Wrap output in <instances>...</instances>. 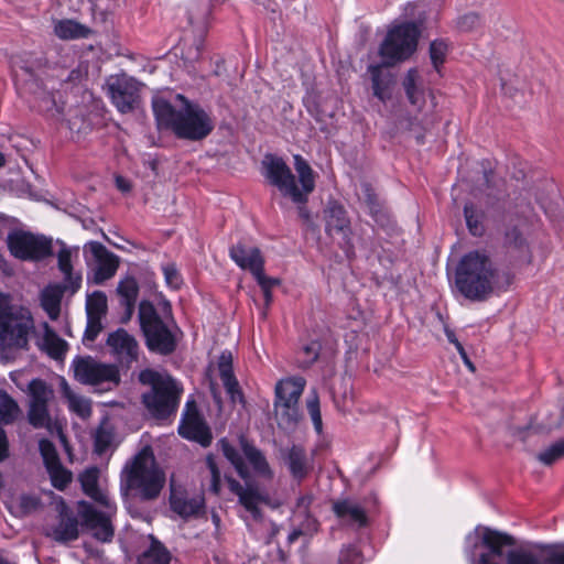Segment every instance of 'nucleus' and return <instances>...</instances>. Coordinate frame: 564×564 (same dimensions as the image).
<instances>
[{
    "label": "nucleus",
    "mask_w": 564,
    "mask_h": 564,
    "mask_svg": "<svg viewBox=\"0 0 564 564\" xmlns=\"http://www.w3.org/2000/svg\"><path fill=\"white\" fill-rule=\"evenodd\" d=\"M117 293L120 296V304L124 307L127 318L129 319L134 312L139 295V284L135 278L126 276L120 280L117 286Z\"/></svg>",
    "instance_id": "2f4dec72"
},
{
    "label": "nucleus",
    "mask_w": 564,
    "mask_h": 564,
    "mask_svg": "<svg viewBox=\"0 0 564 564\" xmlns=\"http://www.w3.org/2000/svg\"><path fill=\"white\" fill-rule=\"evenodd\" d=\"M99 471L96 467L87 468L79 475L84 492L105 508L112 510V501L106 492L98 487Z\"/></svg>",
    "instance_id": "cd10ccee"
},
{
    "label": "nucleus",
    "mask_w": 564,
    "mask_h": 564,
    "mask_svg": "<svg viewBox=\"0 0 564 564\" xmlns=\"http://www.w3.org/2000/svg\"><path fill=\"white\" fill-rule=\"evenodd\" d=\"M34 102L36 109L47 118L56 121L64 120V101L61 93L41 89L35 93Z\"/></svg>",
    "instance_id": "b1692460"
},
{
    "label": "nucleus",
    "mask_w": 564,
    "mask_h": 564,
    "mask_svg": "<svg viewBox=\"0 0 564 564\" xmlns=\"http://www.w3.org/2000/svg\"><path fill=\"white\" fill-rule=\"evenodd\" d=\"M307 412L312 419L313 425L317 434L323 432V421L319 408V398L315 390H313L306 401Z\"/></svg>",
    "instance_id": "09e8293b"
},
{
    "label": "nucleus",
    "mask_w": 564,
    "mask_h": 564,
    "mask_svg": "<svg viewBox=\"0 0 564 564\" xmlns=\"http://www.w3.org/2000/svg\"><path fill=\"white\" fill-rule=\"evenodd\" d=\"M339 564H362V555L355 546H347L340 551Z\"/></svg>",
    "instance_id": "13d9d810"
},
{
    "label": "nucleus",
    "mask_w": 564,
    "mask_h": 564,
    "mask_svg": "<svg viewBox=\"0 0 564 564\" xmlns=\"http://www.w3.org/2000/svg\"><path fill=\"white\" fill-rule=\"evenodd\" d=\"M171 554L159 541L152 540L150 547L139 558V564H170Z\"/></svg>",
    "instance_id": "79ce46f5"
},
{
    "label": "nucleus",
    "mask_w": 564,
    "mask_h": 564,
    "mask_svg": "<svg viewBox=\"0 0 564 564\" xmlns=\"http://www.w3.org/2000/svg\"><path fill=\"white\" fill-rule=\"evenodd\" d=\"M107 95L120 113L134 111L140 104V85L127 74L110 76L106 82Z\"/></svg>",
    "instance_id": "f8f14e48"
},
{
    "label": "nucleus",
    "mask_w": 564,
    "mask_h": 564,
    "mask_svg": "<svg viewBox=\"0 0 564 564\" xmlns=\"http://www.w3.org/2000/svg\"><path fill=\"white\" fill-rule=\"evenodd\" d=\"M252 275L257 280L262 291L272 290L280 284L279 279L267 276L264 274V267H261L260 271H256Z\"/></svg>",
    "instance_id": "bf43d9fd"
},
{
    "label": "nucleus",
    "mask_w": 564,
    "mask_h": 564,
    "mask_svg": "<svg viewBox=\"0 0 564 564\" xmlns=\"http://www.w3.org/2000/svg\"><path fill=\"white\" fill-rule=\"evenodd\" d=\"M85 250L89 251L97 261L94 271V282L96 284H101L116 274L119 267V258L108 251L102 243L89 241L85 245Z\"/></svg>",
    "instance_id": "f3484780"
},
{
    "label": "nucleus",
    "mask_w": 564,
    "mask_h": 564,
    "mask_svg": "<svg viewBox=\"0 0 564 564\" xmlns=\"http://www.w3.org/2000/svg\"><path fill=\"white\" fill-rule=\"evenodd\" d=\"M564 456V440H561L538 455V459L544 465H552Z\"/></svg>",
    "instance_id": "603ef678"
},
{
    "label": "nucleus",
    "mask_w": 564,
    "mask_h": 564,
    "mask_svg": "<svg viewBox=\"0 0 564 564\" xmlns=\"http://www.w3.org/2000/svg\"><path fill=\"white\" fill-rule=\"evenodd\" d=\"M107 313V296L101 291H95L86 301L87 316L105 317Z\"/></svg>",
    "instance_id": "de8ad7c7"
},
{
    "label": "nucleus",
    "mask_w": 564,
    "mask_h": 564,
    "mask_svg": "<svg viewBox=\"0 0 564 564\" xmlns=\"http://www.w3.org/2000/svg\"><path fill=\"white\" fill-rule=\"evenodd\" d=\"M445 335H446V337H447L448 341H449L451 344H453L454 346H456V345H457V343H460V341L456 338V335H455V333H454L452 329H447V328H446V329H445Z\"/></svg>",
    "instance_id": "774afa93"
},
{
    "label": "nucleus",
    "mask_w": 564,
    "mask_h": 564,
    "mask_svg": "<svg viewBox=\"0 0 564 564\" xmlns=\"http://www.w3.org/2000/svg\"><path fill=\"white\" fill-rule=\"evenodd\" d=\"M361 194L362 200L366 204L370 216L376 223L383 225L388 216L370 183H361Z\"/></svg>",
    "instance_id": "72a5a7b5"
},
{
    "label": "nucleus",
    "mask_w": 564,
    "mask_h": 564,
    "mask_svg": "<svg viewBox=\"0 0 564 564\" xmlns=\"http://www.w3.org/2000/svg\"><path fill=\"white\" fill-rule=\"evenodd\" d=\"M90 29L74 20H59L54 25V33L61 40L86 39L90 34Z\"/></svg>",
    "instance_id": "f704fd0d"
},
{
    "label": "nucleus",
    "mask_w": 564,
    "mask_h": 564,
    "mask_svg": "<svg viewBox=\"0 0 564 564\" xmlns=\"http://www.w3.org/2000/svg\"><path fill=\"white\" fill-rule=\"evenodd\" d=\"M505 239L508 246L518 249L522 248L525 242L522 232L517 227H512L511 229L507 230Z\"/></svg>",
    "instance_id": "052dcab7"
},
{
    "label": "nucleus",
    "mask_w": 564,
    "mask_h": 564,
    "mask_svg": "<svg viewBox=\"0 0 564 564\" xmlns=\"http://www.w3.org/2000/svg\"><path fill=\"white\" fill-rule=\"evenodd\" d=\"M42 329L43 334L36 344L39 349L53 359H62L68 349V344L46 322L42 324Z\"/></svg>",
    "instance_id": "bb28decb"
},
{
    "label": "nucleus",
    "mask_w": 564,
    "mask_h": 564,
    "mask_svg": "<svg viewBox=\"0 0 564 564\" xmlns=\"http://www.w3.org/2000/svg\"><path fill=\"white\" fill-rule=\"evenodd\" d=\"M218 368L221 382L227 393L230 395L231 400L234 402L237 400L242 401L243 395L239 388V383L234 375L230 356H226L225 354H223L219 360Z\"/></svg>",
    "instance_id": "473e14b6"
},
{
    "label": "nucleus",
    "mask_w": 564,
    "mask_h": 564,
    "mask_svg": "<svg viewBox=\"0 0 564 564\" xmlns=\"http://www.w3.org/2000/svg\"><path fill=\"white\" fill-rule=\"evenodd\" d=\"M205 464L208 475L204 477L203 487L207 488L209 492L218 495L221 489V476L213 454L206 456Z\"/></svg>",
    "instance_id": "a18cd8bd"
},
{
    "label": "nucleus",
    "mask_w": 564,
    "mask_h": 564,
    "mask_svg": "<svg viewBox=\"0 0 564 564\" xmlns=\"http://www.w3.org/2000/svg\"><path fill=\"white\" fill-rule=\"evenodd\" d=\"M21 414L17 401L3 390H0V424H12Z\"/></svg>",
    "instance_id": "37998d69"
},
{
    "label": "nucleus",
    "mask_w": 564,
    "mask_h": 564,
    "mask_svg": "<svg viewBox=\"0 0 564 564\" xmlns=\"http://www.w3.org/2000/svg\"><path fill=\"white\" fill-rule=\"evenodd\" d=\"M306 381L303 377L280 380L275 386L274 413L280 424L292 427L300 420L299 401Z\"/></svg>",
    "instance_id": "9d476101"
},
{
    "label": "nucleus",
    "mask_w": 564,
    "mask_h": 564,
    "mask_svg": "<svg viewBox=\"0 0 564 564\" xmlns=\"http://www.w3.org/2000/svg\"><path fill=\"white\" fill-rule=\"evenodd\" d=\"M65 394L67 398L68 408L73 413L77 414L83 420H86L91 415V403L87 398L70 391H66Z\"/></svg>",
    "instance_id": "49530a36"
},
{
    "label": "nucleus",
    "mask_w": 564,
    "mask_h": 564,
    "mask_svg": "<svg viewBox=\"0 0 564 564\" xmlns=\"http://www.w3.org/2000/svg\"><path fill=\"white\" fill-rule=\"evenodd\" d=\"M455 285L466 299L481 302L494 293L506 291L510 279L486 250H473L459 260L455 271Z\"/></svg>",
    "instance_id": "f257e3e1"
},
{
    "label": "nucleus",
    "mask_w": 564,
    "mask_h": 564,
    "mask_svg": "<svg viewBox=\"0 0 564 564\" xmlns=\"http://www.w3.org/2000/svg\"><path fill=\"white\" fill-rule=\"evenodd\" d=\"M65 293L70 294V289L64 282L48 284L41 292V306L53 321L59 317L61 302Z\"/></svg>",
    "instance_id": "393cba45"
},
{
    "label": "nucleus",
    "mask_w": 564,
    "mask_h": 564,
    "mask_svg": "<svg viewBox=\"0 0 564 564\" xmlns=\"http://www.w3.org/2000/svg\"><path fill=\"white\" fill-rule=\"evenodd\" d=\"M41 506V499L33 494H21L14 497L10 505L11 512L17 517H25L35 512Z\"/></svg>",
    "instance_id": "4c0bfd02"
},
{
    "label": "nucleus",
    "mask_w": 564,
    "mask_h": 564,
    "mask_svg": "<svg viewBox=\"0 0 564 564\" xmlns=\"http://www.w3.org/2000/svg\"><path fill=\"white\" fill-rule=\"evenodd\" d=\"M334 513L349 523L364 527L367 523V516L365 509L357 502L343 499L333 503Z\"/></svg>",
    "instance_id": "c85d7f7f"
},
{
    "label": "nucleus",
    "mask_w": 564,
    "mask_h": 564,
    "mask_svg": "<svg viewBox=\"0 0 564 564\" xmlns=\"http://www.w3.org/2000/svg\"><path fill=\"white\" fill-rule=\"evenodd\" d=\"M204 47V40L202 36L193 39H184L180 43L181 58L185 65H193L199 61Z\"/></svg>",
    "instance_id": "ea45409f"
},
{
    "label": "nucleus",
    "mask_w": 564,
    "mask_h": 564,
    "mask_svg": "<svg viewBox=\"0 0 564 564\" xmlns=\"http://www.w3.org/2000/svg\"><path fill=\"white\" fill-rule=\"evenodd\" d=\"M6 243L10 254L28 262H40L53 254V239L22 229L8 234Z\"/></svg>",
    "instance_id": "1a4fd4ad"
},
{
    "label": "nucleus",
    "mask_w": 564,
    "mask_h": 564,
    "mask_svg": "<svg viewBox=\"0 0 564 564\" xmlns=\"http://www.w3.org/2000/svg\"><path fill=\"white\" fill-rule=\"evenodd\" d=\"M464 217L468 231L474 237H481L485 234V212L478 208L474 203H467L464 206Z\"/></svg>",
    "instance_id": "c9c22d12"
},
{
    "label": "nucleus",
    "mask_w": 564,
    "mask_h": 564,
    "mask_svg": "<svg viewBox=\"0 0 564 564\" xmlns=\"http://www.w3.org/2000/svg\"><path fill=\"white\" fill-rule=\"evenodd\" d=\"M312 498L308 496H302L297 499V508L306 511L311 505Z\"/></svg>",
    "instance_id": "69168bd1"
},
{
    "label": "nucleus",
    "mask_w": 564,
    "mask_h": 564,
    "mask_svg": "<svg viewBox=\"0 0 564 564\" xmlns=\"http://www.w3.org/2000/svg\"><path fill=\"white\" fill-rule=\"evenodd\" d=\"M106 509V512H100L90 503L80 502L79 505V517L83 525L91 531L95 539L104 543L110 542L115 534L110 517L116 512V506L112 502V510Z\"/></svg>",
    "instance_id": "2eb2a0df"
},
{
    "label": "nucleus",
    "mask_w": 564,
    "mask_h": 564,
    "mask_svg": "<svg viewBox=\"0 0 564 564\" xmlns=\"http://www.w3.org/2000/svg\"><path fill=\"white\" fill-rule=\"evenodd\" d=\"M243 480L242 485L234 478H227L229 490L238 497L239 503L251 518L260 521L262 519L260 505L267 503L269 496L256 481L250 480V477Z\"/></svg>",
    "instance_id": "4468645a"
},
{
    "label": "nucleus",
    "mask_w": 564,
    "mask_h": 564,
    "mask_svg": "<svg viewBox=\"0 0 564 564\" xmlns=\"http://www.w3.org/2000/svg\"><path fill=\"white\" fill-rule=\"evenodd\" d=\"M8 457V440L6 432L0 427V462Z\"/></svg>",
    "instance_id": "e2e57ef3"
},
{
    "label": "nucleus",
    "mask_w": 564,
    "mask_h": 564,
    "mask_svg": "<svg viewBox=\"0 0 564 564\" xmlns=\"http://www.w3.org/2000/svg\"><path fill=\"white\" fill-rule=\"evenodd\" d=\"M480 22L479 15L476 13H467L458 19V28L462 31H470Z\"/></svg>",
    "instance_id": "680f3d73"
},
{
    "label": "nucleus",
    "mask_w": 564,
    "mask_h": 564,
    "mask_svg": "<svg viewBox=\"0 0 564 564\" xmlns=\"http://www.w3.org/2000/svg\"><path fill=\"white\" fill-rule=\"evenodd\" d=\"M113 440L115 429L107 419H104L94 434L95 452L102 455L110 448Z\"/></svg>",
    "instance_id": "58836bf2"
},
{
    "label": "nucleus",
    "mask_w": 564,
    "mask_h": 564,
    "mask_svg": "<svg viewBox=\"0 0 564 564\" xmlns=\"http://www.w3.org/2000/svg\"><path fill=\"white\" fill-rule=\"evenodd\" d=\"M61 249L57 252V268L63 274V282L70 289V295L82 286V275L73 270L72 259L77 257L78 248H70L65 242L58 241Z\"/></svg>",
    "instance_id": "412c9836"
},
{
    "label": "nucleus",
    "mask_w": 564,
    "mask_h": 564,
    "mask_svg": "<svg viewBox=\"0 0 564 564\" xmlns=\"http://www.w3.org/2000/svg\"><path fill=\"white\" fill-rule=\"evenodd\" d=\"M139 321L149 350L166 356L176 349L175 335L169 324L159 316L151 302L140 303Z\"/></svg>",
    "instance_id": "6e6552de"
},
{
    "label": "nucleus",
    "mask_w": 564,
    "mask_h": 564,
    "mask_svg": "<svg viewBox=\"0 0 564 564\" xmlns=\"http://www.w3.org/2000/svg\"><path fill=\"white\" fill-rule=\"evenodd\" d=\"M420 35L421 30L414 22L392 26L379 47L383 65L391 67L406 61L416 51Z\"/></svg>",
    "instance_id": "0eeeda50"
},
{
    "label": "nucleus",
    "mask_w": 564,
    "mask_h": 564,
    "mask_svg": "<svg viewBox=\"0 0 564 564\" xmlns=\"http://www.w3.org/2000/svg\"><path fill=\"white\" fill-rule=\"evenodd\" d=\"M281 457L292 478L297 481L305 479L314 468L313 458L307 456L302 445L293 444L291 447L282 449Z\"/></svg>",
    "instance_id": "aec40b11"
},
{
    "label": "nucleus",
    "mask_w": 564,
    "mask_h": 564,
    "mask_svg": "<svg viewBox=\"0 0 564 564\" xmlns=\"http://www.w3.org/2000/svg\"><path fill=\"white\" fill-rule=\"evenodd\" d=\"M325 216V229L327 235L334 236L339 235L345 240V243L351 248L350 243V220L347 216V212L343 205L338 202H329L324 210Z\"/></svg>",
    "instance_id": "6ab92c4d"
},
{
    "label": "nucleus",
    "mask_w": 564,
    "mask_h": 564,
    "mask_svg": "<svg viewBox=\"0 0 564 564\" xmlns=\"http://www.w3.org/2000/svg\"><path fill=\"white\" fill-rule=\"evenodd\" d=\"M409 102L421 110L425 104L424 90L420 82V74L416 68H410L402 82Z\"/></svg>",
    "instance_id": "7c9ffc66"
},
{
    "label": "nucleus",
    "mask_w": 564,
    "mask_h": 564,
    "mask_svg": "<svg viewBox=\"0 0 564 564\" xmlns=\"http://www.w3.org/2000/svg\"><path fill=\"white\" fill-rule=\"evenodd\" d=\"M170 506L180 517L189 518L199 514L204 508V498L199 495L188 497L185 491L171 485Z\"/></svg>",
    "instance_id": "5701e85b"
},
{
    "label": "nucleus",
    "mask_w": 564,
    "mask_h": 564,
    "mask_svg": "<svg viewBox=\"0 0 564 564\" xmlns=\"http://www.w3.org/2000/svg\"><path fill=\"white\" fill-rule=\"evenodd\" d=\"M47 471L50 474L52 485L58 490H63L72 481V474L66 470L61 463L47 467Z\"/></svg>",
    "instance_id": "8fccbe9b"
},
{
    "label": "nucleus",
    "mask_w": 564,
    "mask_h": 564,
    "mask_svg": "<svg viewBox=\"0 0 564 564\" xmlns=\"http://www.w3.org/2000/svg\"><path fill=\"white\" fill-rule=\"evenodd\" d=\"M74 377L77 381L89 386L104 383L118 386L120 382L119 371L113 365H106L91 357H78L73 361Z\"/></svg>",
    "instance_id": "ddd939ff"
},
{
    "label": "nucleus",
    "mask_w": 564,
    "mask_h": 564,
    "mask_svg": "<svg viewBox=\"0 0 564 564\" xmlns=\"http://www.w3.org/2000/svg\"><path fill=\"white\" fill-rule=\"evenodd\" d=\"M240 448L251 465L253 471L267 479L272 480L274 477V473L269 465V462L264 454L253 445V443L249 442L245 436L240 437Z\"/></svg>",
    "instance_id": "a878e982"
},
{
    "label": "nucleus",
    "mask_w": 564,
    "mask_h": 564,
    "mask_svg": "<svg viewBox=\"0 0 564 564\" xmlns=\"http://www.w3.org/2000/svg\"><path fill=\"white\" fill-rule=\"evenodd\" d=\"M34 328L30 310L14 304L10 294L0 292V358L9 360L13 352L28 350Z\"/></svg>",
    "instance_id": "39448f33"
},
{
    "label": "nucleus",
    "mask_w": 564,
    "mask_h": 564,
    "mask_svg": "<svg viewBox=\"0 0 564 564\" xmlns=\"http://www.w3.org/2000/svg\"><path fill=\"white\" fill-rule=\"evenodd\" d=\"M263 175L269 183L275 186L284 197L297 205L299 217L306 224L311 223V213L306 207L308 195L315 188L314 172L310 164L300 154L294 155V167L299 175L301 187L297 186L295 175L282 158L268 154L262 161Z\"/></svg>",
    "instance_id": "f03ea898"
},
{
    "label": "nucleus",
    "mask_w": 564,
    "mask_h": 564,
    "mask_svg": "<svg viewBox=\"0 0 564 564\" xmlns=\"http://www.w3.org/2000/svg\"><path fill=\"white\" fill-rule=\"evenodd\" d=\"M552 564H564V552L554 554L551 558ZM507 564H543L538 555L530 551L518 550L510 551L507 554Z\"/></svg>",
    "instance_id": "a19ab883"
},
{
    "label": "nucleus",
    "mask_w": 564,
    "mask_h": 564,
    "mask_svg": "<svg viewBox=\"0 0 564 564\" xmlns=\"http://www.w3.org/2000/svg\"><path fill=\"white\" fill-rule=\"evenodd\" d=\"M447 45L443 41L435 40L430 45V57L435 69L444 63Z\"/></svg>",
    "instance_id": "5fc2aeb1"
},
{
    "label": "nucleus",
    "mask_w": 564,
    "mask_h": 564,
    "mask_svg": "<svg viewBox=\"0 0 564 564\" xmlns=\"http://www.w3.org/2000/svg\"><path fill=\"white\" fill-rule=\"evenodd\" d=\"M29 410L28 421L34 429L52 426L48 404L54 400V390L42 379H33L28 386Z\"/></svg>",
    "instance_id": "9b49d317"
},
{
    "label": "nucleus",
    "mask_w": 564,
    "mask_h": 564,
    "mask_svg": "<svg viewBox=\"0 0 564 564\" xmlns=\"http://www.w3.org/2000/svg\"><path fill=\"white\" fill-rule=\"evenodd\" d=\"M220 446L224 456L231 463L237 474L242 479L249 478L250 471L238 449L226 440L220 441Z\"/></svg>",
    "instance_id": "c03bdc74"
},
{
    "label": "nucleus",
    "mask_w": 564,
    "mask_h": 564,
    "mask_svg": "<svg viewBox=\"0 0 564 564\" xmlns=\"http://www.w3.org/2000/svg\"><path fill=\"white\" fill-rule=\"evenodd\" d=\"M264 296V310L262 312L263 317L267 316V310L272 303V290L262 291Z\"/></svg>",
    "instance_id": "338daca9"
},
{
    "label": "nucleus",
    "mask_w": 564,
    "mask_h": 564,
    "mask_svg": "<svg viewBox=\"0 0 564 564\" xmlns=\"http://www.w3.org/2000/svg\"><path fill=\"white\" fill-rule=\"evenodd\" d=\"M165 474L156 464L151 447H143L121 474V489L131 491L141 501H153L159 498L165 485Z\"/></svg>",
    "instance_id": "20e7f679"
},
{
    "label": "nucleus",
    "mask_w": 564,
    "mask_h": 564,
    "mask_svg": "<svg viewBox=\"0 0 564 564\" xmlns=\"http://www.w3.org/2000/svg\"><path fill=\"white\" fill-rule=\"evenodd\" d=\"M162 271L164 274L165 282L170 288H172L174 290H177L181 288V285L183 284V279H182V275L178 272L175 263L164 264L162 267Z\"/></svg>",
    "instance_id": "6e6d98bb"
},
{
    "label": "nucleus",
    "mask_w": 564,
    "mask_h": 564,
    "mask_svg": "<svg viewBox=\"0 0 564 564\" xmlns=\"http://www.w3.org/2000/svg\"><path fill=\"white\" fill-rule=\"evenodd\" d=\"M321 351V344L316 340L311 341L304 346L300 352L299 364L302 368L311 367L318 358Z\"/></svg>",
    "instance_id": "3c124183"
},
{
    "label": "nucleus",
    "mask_w": 564,
    "mask_h": 564,
    "mask_svg": "<svg viewBox=\"0 0 564 564\" xmlns=\"http://www.w3.org/2000/svg\"><path fill=\"white\" fill-rule=\"evenodd\" d=\"M177 97L184 101L180 110L164 99L153 101V112L159 126L171 129L178 139L200 141L207 138L215 128L212 116L182 95Z\"/></svg>",
    "instance_id": "7ed1b4c3"
},
{
    "label": "nucleus",
    "mask_w": 564,
    "mask_h": 564,
    "mask_svg": "<svg viewBox=\"0 0 564 564\" xmlns=\"http://www.w3.org/2000/svg\"><path fill=\"white\" fill-rule=\"evenodd\" d=\"M78 521L74 517H62L57 525L52 531V536L56 542L67 543L78 538Z\"/></svg>",
    "instance_id": "e433bc0d"
},
{
    "label": "nucleus",
    "mask_w": 564,
    "mask_h": 564,
    "mask_svg": "<svg viewBox=\"0 0 564 564\" xmlns=\"http://www.w3.org/2000/svg\"><path fill=\"white\" fill-rule=\"evenodd\" d=\"M104 317L87 316V325L84 333V341H94L102 330Z\"/></svg>",
    "instance_id": "4d7b16f0"
},
{
    "label": "nucleus",
    "mask_w": 564,
    "mask_h": 564,
    "mask_svg": "<svg viewBox=\"0 0 564 564\" xmlns=\"http://www.w3.org/2000/svg\"><path fill=\"white\" fill-rule=\"evenodd\" d=\"M231 260L242 270H248L252 274L264 267V259L257 247L248 248L245 242L239 241L229 249Z\"/></svg>",
    "instance_id": "4be33fe9"
},
{
    "label": "nucleus",
    "mask_w": 564,
    "mask_h": 564,
    "mask_svg": "<svg viewBox=\"0 0 564 564\" xmlns=\"http://www.w3.org/2000/svg\"><path fill=\"white\" fill-rule=\"evenodd\" d=\"M106 344L120 364L130 366L133 361H137L139 355L138 341L126 329L118 328L110 333Z\"/></svg>",
    "instance_id": "a211bd4d"
},
{
    "label": "nucleus",
    "mask_w": 564,
    "mask_h": 564,
    "mask_svg": "<svg viewBox=\"0 0 564 564\" xmlns=\"http://www.w3.org/2000/svg\"><path fill=\"white\" fill-rule=\"evenodd\" d=\"M383 67H387L383 65V62L377 65H369L368 73L371 76L373 96L386 102L391 98L392 78L390 74H383Z\"/></svg>",
    "instance_id": "c756f323"
},
{
    "label": "nucleus",
    "mask_w": 564,
    "mask_h": 564,
    "mask_svg": "<svg viewBox=\"0 0 564 564\" xmlns=\"http://www.w3.org/2000/svg\"><path fill=\"white\" fill-rule=\"evenodd\" d=\"M116 185L121 192H129L131 189L129 182L122 176L116 177Z\"/></svg>",
    "instance_id": "0e129e2a"
},
{
    "label": "nucleus",
    "mask_w": 564,
    "mask_h": 564,
    "mask_svg": "<svg viewBox=\"0 0 564 564\" xmlns=\"http://www.w3.org/2000/svg\"><path fill=\"white\" fill-rule=\"evenodd\" d=\"M140 381L151 387L143 393L142 402L149 413L159 420L167 419L177 411L183 387L167 373L154 370H144L140 373Z\"/></svg>",
    "instance_id": "423d86ee"
},
{
    "label": "nucleus",
    "mask_w": 564,
    "mask_h": 564,
    "mask_svg": "<svg viewBox=\"0 0 564 564\" xmlns=\"http://www.w3.org/2000/svg\"><path fill=\"white\" fill-rule=\"evenodd\" d=\"M178 433L184 438L196 441L205 447L212 443V433L199 416L194 401L186 402Z\"/></svg>",
    "instance_id": "dca6fc26"
},
{
    "label": "nucleus",
    "mask_w": 564,
    "mask_h": 564,
    "mask_svg": "<svg viewBox=\"0 0 564 564\" xmlns=\"http://www.w3.org/2000/svg\"><path fill=\"white\" fill-rule=\"evenodd\" d=\"M39 448L46 468L61 463L55 446L51 441L42 438L39 442Z\"/></svg>",
    "instance_id": "864d4df0"
}]
</instances>
